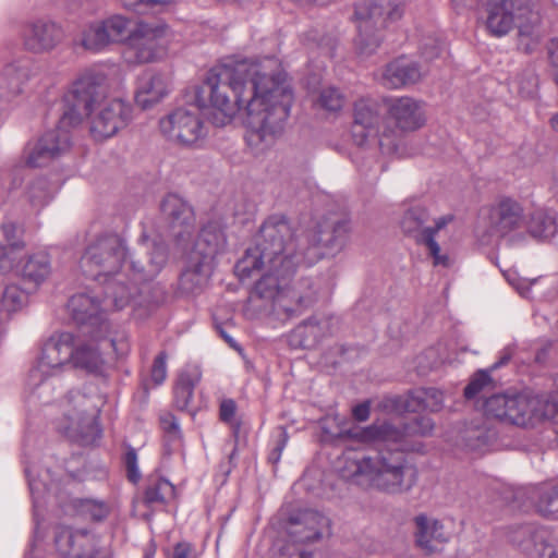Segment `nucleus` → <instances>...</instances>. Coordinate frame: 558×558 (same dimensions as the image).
Returning <instances> with one entry per match:
<instances>
[{"mask_svg": "<svg viewBox=\"0 0 558 558\" xmlns=\"http://www.w3.org/2000/svg\"><path fill=\"white\" fill-rule=\"evenodd\" d=\"M207 94L213 123L226 125L244 109L250 144H271L284 131L294 94L288 74L276 57L243 59L210 69L197 92L198 108H178L159 121L161 134L170 142L193 147L205 137L199 108Z\"/></svg>", "mask_w": 558, "mask_h": 558, "instance_id": "1", "label": "nucleus"}, {"mask_svg": "<svg viewBox=\"0 0 558 558\" xmlns=\"http://www.w3.org/2000/svg\"><path fill=\"white\" fill-rule=\"evenodd\" d=\"M350 230L348 220H339L331 227L319 226L305 236L294 239L284 216H269L259 228L256 244L246 248L234 266L240 280L265 269L250 293L248 306L284 318L302 315L318 301L325 286L322 278L305 277L290 283V277L299 265L311 266L342 251Z\"/></svg>", "mask_w": 558, "mask_h": 558, "instance_id": "2", "label": "nucleus"}, {"mask_svg": "<svg viewBox=\"0 0 558 558\" xmlns=\"http://www.w3.org/2000/svg\"><path fill=\"white\" fill-rule=\"evenodd\" d=\"M145 246L144 263L130 254L125 241L118 234L97 238L85 250L80 260L83 274L105 286V302L122 310L142 291L140 286L154 280L168 260V248L162 241L147 243L145 234L140 239Z\"/></svg>", "mask_w": 558, "mask_h": 558, "instance_id": "3", "label": "nucleus"}, {"mask_svg": "<svg viewBox=\"0 0 558 558\" xmlns=\"http://www.w3.org/2000/svg\"><path fill=\"white\" fill-rule=\"evenodd\" d=\"M342 477L388 495H402L417 483L415 463L400 449H383L375 454L345 456Z\"/></svg>", "mask_w": 558, "mask_h": 558, "instance_id": "4", "label": "nucleus"}, {"mask_svg": "<svg viewBox=\"0 0 558 558\" xmlns=\"http://www.w3.org/2000/svg\"><path fill=\"white\" fill-rule=\"evenodd\" d=\"M69 86L63 97L61 123L80 125L107 99L109 75L104 66L95 64L82 70Z\"/></svg>", "mask_w": 558, "mask_h": 558, "instance_id": "5", "label": "nucleus"}, {"mask_svg": "<svg viewBox=\"0 0 558 558\" xmlns=\"http://www.w3.org/2000/svg\"><path fill=\"white\" fill-rule=\"evenodd\" d=\"M403 12V0H359L352 15L357 29L355 46L359 53H374L383 40L381 28L400 20Z\"/></svg>", "mask_w": 558, "mask_h": 558, "instance_id": "6", "label": "nucleus"}, {"mask_svg": "<svg viewBox=\"0 0 558 558\" xmlns=\"http://www.w3.org/2000/svg\"><path fill=\"white\" fill-rule=\"evenodd\" d=\"M485 27L494 37H504L514 27L521 38L539 40V17L533 12L530 0H488L485 4Z\"/></svg>", "mask_w": 558, "mask_h": 558, "instance_id": "7", "label": "nucleus"}, {"mask_svg": "<svg viewBox=\"0 0 558 558\" xmlns=\"http://www.w3.org/2000/svg\"><path fill=\"white\" fill-rule=\"evenodd\" d=\"M98 401L97 396H88L80 390L69 391L61 403L62 418L59 422V429L73 439L99 437L101 429L98 423Z\"/></svg>", "mask_w": 558, "mask_h": 558, "instance_id": "8", "label": "nucleus"}, {"mask_svg": "<svg viewBox=\"0 0 558 558\" xmlns=\"http://www.w3.org/2000/svg\"><path fill=\"white\" fill-rule=\"evenodd\" d=\"M168 31L166 24L137 23L125 41L126 62L143 64L162 59L168 50Z\"/></svg>", "mask_w": 558, "mask_h": 558, "instance_id": "9", "label": "nucleus"}, {"mask_svg": "<svg viewBox=\"0 0 558 558\" xmlns=\"http://www.w3.org/2000/svg\"><path fill=\"white\" fill-rule=\"evenodd\" d=\"M435 427L434 421L418 415L402 424L401 427L389 422L374 423L367 427L350 429V437L362 442H395L399 444L412 436H429Z\"/></svg>", "mask_w": 558, "mask_h": 558, "instance_id": "10", "label": "nucleus"}, {"mask_svg": "<svg viewBox=\"0 0 558 558\" xmlns=\"http://www.w3.org/2000/svg\"><path fill=\"white\" fill-rule=\"evenodd\" d=\"M76 125L62 124L61 118L57 126L45 132L36 142L26 144L23 160L31 168L44 167L70 150L71 129Z\"/></svg>", "mask_w": 558, "mask_h": 558, "instance_id": "11", "label": "nucleus"}, {"mask_svg": "<svg viewBox=\"0 0 558 558\" xmlns=\"http://www.w3.org/2000/svg\"><path fill=\"white\" fill-rule=\"evenodd\" d=\"M380 112L379 105L372 98H361L353 108V124L351 134L357 146H363L369 137H378L381 149L396 150L397 143L388 131L379 133Z\"/></svg>", "mask_w": 558, "mask_h": 558, "instance_id": "12", "label": "nucleus"}, {"mask_svg": "<svg viewBox=\"0 0 558 558\" xmlns=\"http://www.w3.org/2000/svg\"><path fill=\"white\" fill-rule=\"evenodd\" d=\"M76 337L68 331L52 335L43 345L36 369L31 372V379L41 375L54 376L73 367Z\"/></svg>", "mask_w": 558, "mask_h": 558, "instance_id": "13", "label": "nucleus"}, {"mask_svg": "<svg viewBox=\"0 0 558 558\" xmlns=\"http://www.w3.org/2000/svg\"><path fill=\"white\" fill-rule=\"evenodd\" d=\"M534 410L535 400L526 393L494 395L484 404L487 416L518 426H525Z\"/></svg>", "mask_w": 558, "mask_h": 558, "instance_id": "14", "label": "nucleus"}, {"mask_svg": "<svg viewBox=\"0 0 558 558\" xmlns=\"http://www.w3.org/2000/svg\"><path fill=\"white\" fill-rule=\"evenodd\" d=\"M90 118V133L97 141L109 138L132 119V107L122 99H106Z\"/></svg>", "mask_w": 558, "mask_h": 558, "instance_id": "15", "label": "nucleus"}, {"mask_svg": "<svg viewBox=\"0 0 558 558\" xmlns=\"http://www.w3.org/2000/svg\"><path fill=\"white\" fill-rule=\"evenodd\" d=\"M54 545L57 551L64 558H109L98 548L96 535L86 529L57 526Z\"/></svg>", "mask_w": 558, "mask_h": 558, "instance_id": "16", "label": "nucleus"}, {"mask_svg": "<svg viewBox=\"0 0 558 558\" xmlns=\"http://www.w3.org/2000/svg\"><path fill=\"white\" fill-rule=\"evenodd\" d=\"M508 537L526 558H558V548L550 542V533L544 527L521 525L511 530Z\"/></svg>", "mask_w": 558, "mask_h": 558, "instance_id": "17", "label": "nucleus"}, {"mask_svg": "<svg viewBox=\"0 0 558 558\" xmlns=\"http://www.w3.org/2000/svg\"><path fill=\"white\" fill-rule=\"evenodd\" d=\"M428 220L427 209L421 205H414L404 211L400 227L407 236L413 239L416 244L423 245L428 238L436 236L440 230L447 227L453 220V216H441L435 220L434 226H426Z\"/></svg>", "mask_w": 558, "mask_h": 558, "instance_id": "18", "label": "nucleus"}, {"mask_svg": "<svg viewBox=\"0 0 558 558\" xmlns=\"http://www.w3.org/2000/svg\"><path fill=\"white\" fill-rule=\"evenodd\" d=\"M108 308L117 310L110 301H99L97 296L85 292L72 295L68 302L73 320L78 325L89 326L93 330L108 329V322L102 315Z\"/></svg>", "mask_w": 558, "mask_h": 558, "instance_id": "19", "label": "nucleus"}, {"mask_svg": "<svg viewBox=\"0 0 558 558\" xmlns=\"http://www.w3.org/2000/svg\"><path fill=\"white\" fill-rule=\"evenodd\" d=\"M63 39L61 26L51 21L37 20L27 23L22 31L23 46L33 53L49 52Z\"/></svg>", "mask_w": 558, "mask_h": 558, "instance_id": "20", "label": "nucleus"}, {"mask_svg": "<svg viewBox=\"0 0 558 558\" xmlns=\"http://www.w3.org/2000/svg\"><path fill=\"white\" fill-rule=\"evenodd\" d=\"M330 529V520L316 510H303L289 519L288 534L293 543H312Z\"/></svg>", "mask_w": 558, "mask_h": 558, "instance_id": "21", "label": "nucleus"}, {"mask_svg": "<svg viewBox=\"0 0 558 558\" xmlns=\"http://www.w3.org/2000/svg\"><path fill=\"white\" fill-rule=\"evenodd\" d=\"M388 118L403 132L415 131L425 123L421 104L412 97H390L385 99Z\"/></svg>", "mask_w": 558, "mask_h": 558, "instance_id": "22", "label": "nucleus"}, {"mask_svg": "<svg viewBox=\"0 0 558 558\" xmlns=\"http://www.w3.org/2000/svg\"><path fill=\"white\" fill-rule=\"evenodd\" d=\"M488 222L493 234L508 235L523 226V208L515 199L504 197L490 207Z\"/></svg>", "mask_w": 558, "mask_h": 558, "instance_id": "23", "label": "nucleus"}, {"mask_svg": "<svg viewBox=\"0 0 558 558\" xmlns=\"http://www.w3.org/2000/svg\"><path fill=\"white\" fill-rule=\"evenodd\" d=\"M413 524L414 543L427 555L437 553L450 539L444 524L436 518L420 513L414 517Z\"/></svg>", "mask_w": 558, "mask_h": 558, "instance_id": "24", "label": "nucleus"}, {"mask_svg": "<svg viewBox=\"0 0 558 558\" xmlns=\"http://www.w3.org/2000/svg\"><path fill=\"white\" fill-rule=\"evenodd\" d=\"M163 217L172 228L180 227L181 231L174 233L179 243L190 236L194 227V213L192 207L182 197L170 193L166 195L160 204Z\"/></svg>", "mask_w": 558, "mask_h": 558, "instance_id": "25", "label": "nucleus"}, {"mask_svg": "<svg viewBox=\"0 0 558 558\" xmlns=\"http://www.w3.org/2000/svg\"><path fill=\"white\" fill-rule=\"evenodd\" d=\"M423 75L424 71L417 61L402 56L385 66L381 84L387 88L398 89L418 83Z\"/></svg>", "mask_w": 558, "mask_h": 558, "instance_id": "26", "label": "nucleus"}, {"mask_svg": "<svg viewBox=\"0 0 558 558\" xmlns=\"http://www.w3.org/2000/svg\"><path fill=\"white\" fill-rule=\"evenodd\" d=\"M226 245L227 238L221 226L208 222L201 229L190 256L214 266L216 256L225 251Z\"/></svg>", "mask_w": 558, "mask_h": 558, "instance_id": "27", "label": "nucleus"}, {"mask_svg": "<svg viewBox=\"0 0 558 558\" xmlns=\"http://www.w3.org/2000/svg\"><path fill=\"white\" fill-rule=\"evenodd\" d=\"M168 93L169 77L163 73L147 70L137 78L135 101L142 109H148Z\"/></svg>", "mask_w": 558, "mask_h": 558, "instance_id": "28", "label": "nucleus"}, {"mask_svg": "<svg viewBox=\"0 0 558 558\" xmlns=\"http://www.w3.org/2000/svg\"><path fill=\"white\" fill-rule=\"evenodd\" d=\"M52 272L51 257L46 251H38L28 254L21 262L17 275L26 283H32L35 288L44 283Z\"/></svg>", "mask_w": 558, "mask_h": 558, "instance_id": "29", "label": "nucleus"}, {"mask_svg": "<svg viewBox=\"0 0 558 558\" xmlns=\"http://www.w3.org/2000/svg\"><path fill=\"white\" fill-rule=\"evenodd\" d=\"M214 266L189 256L187 265L179 279V290L183 294H197L206 286Z\"/></svg>", "mask_w": 558, "mask_h": 558, "instance_id": "30", "label": "nucleus"}, {"mask_svg": "<svg viewBox=\"0 0 558 558\" xmlns=\"http://www.w3.org/2000/svg\"><path fill=\"white\" fill-rule=\"evenodd\" d=\"M29 74L31 62L27 59L4 65L0 72V97L10 98L19 95Z\"/></svg>", "mask_w": 558, "mask_h": 558, "instance_id": "31", "label": "nucleus"}, {"mask_svg": "<svg viewBox=\"0 0 558 558\" xmlns=\"http://www.w3.org/2000/svg\"><path fill=\"white\" fill-rule=\"evenodd\" d=\"M202 371L197 365H187L179 374L174 387V403L180 411H190L194 389L201 381Z\"/></svg>", "mask_w": 558, "mask_h": 558, "instance_id": "32", "label": "nucleus"}, {"mask_svg": "<svg viewBox=\"0 0 558 558\" xmlns=\"http://www.w3.org/2000/svg\"><path fill=\"white\" fill-rule=\"evenodd\" d=\"M442 392L434 387L412 390L404 400V410L408 412L429 411L437 412L442 408Z\"/></svg>", "mask_w": 558, "mask_h": 558, "instance_id": "33", "label": "nucleus"}, {"mask_svg": "<svg viewBox=\"0 0 558 558\" xmlns=\"http://www.w3.org/2000/svg\"><path fill=\"white\" fill-rule=\"evenodd\" d=\"M329 333L330 319L326 317L317 318L315 316L304 320L294 331L295 337L300 338V344L308 349L316 347Z\"/></svg>", "mask_w": 558, "mask_h": 558, "instance_id": "34", "label": "nucleus"}, {"mask_svg": "<svg viewBox=\"0 0 558 558\" xmlns=\"http://www.w3.org/2000/svg\"><path fill=\"white\" fill-rule=\"evenodd\" d=\"M73 511L93 522H102L111 513V506L97 498H74L71 500Z\"/></svg>", "mask_w": 558, "mask_h": 558, "instance_id": "35", "label": "nucleus"}, {"mask_svg": "<svg viewBox=\"0 0 558 558\" xmlns=\"http://www.w3.org/2000/svg\"><path fill=\"white\" fill-rule=\"evenodd\" d=\"M104 29L100 27L98 21H90L86 23L75 40V45L83 50L90 53H100L106 51L109 46L104 37Z\"/></svg>", "mask_w": 558, "mask_h": 558, "instance_id": "36", "label": "nucleus"}, {"mask_svg": "<svg viewBox=\"0 0 558 558\" xmlns=\"http://www.w3.org/2000/svg\"><path fill=\"white\" fill-rule=\"evenodd\" d=\"M104 29V37L108 46L126 41L130 33L131 21L120 14H113L102 20H97Z\"/></svg>", "mask_w": 558, "mask_h": 558, "instance_id": "37", "label": "nucleus"}, {"mask_svg": "<svg viewBox=\"0 0 558 558\" xmlns=\"http://www.w3.org/2000/svg\"><path fill=\"white\" fill-rule=\"evenodd\" d=\"M104 364L105 361L98 348L77 340L72 368H83L96 373L102 368Z\"/></svg>", "mask_w": 558, "mask_h": 558, "instance_id": "38", "label": "nucleus"}, {"mask_svg": "<svg viewBox=\"0 0 558 558\" xmlns=\"http://www.w3.org/2000/svg\"><path fill=\"white\" fill-rule=\"evenodd\" d=\"M174 495V486L166 478L154 477L147 483L144 490V504L154 508L165 505Z\"/></svg>", "mask_w": 558, "mask_h": 558, "instance_id": "39", "label": "nucleus"}, {"mask_svg": "<svg viewBox=\"0 0 558 558\" xmlns=\"http://www.w3.org/2000/svg\"><path fill=\"white\" fill-rule=\"evenodd\" d=\"M487 429L480 425H472L459 432L457 446L471 452H480L488 446Z\"/></svg>", "mask_w": 558, "mask_h": 558, "instance_id": "40", "label": "nucleus"}, {"mask_svg": "<svg viewBox=\"0 0 558 558\" xmlns=\"http://www.w3.org/2000/svg\"><path fill=\"white\" fill-rule=\"evenodd\" d=\"M56 192V185H52L45 178H38L29 184L27 189V197L33 208L40 210L49 204Z\"/></svg>", "mask_w": 558, "mask_h": 558, "instance_id": "41", "label": "nucleus"}, {"mask_svg": "<svg viewBox=\"0 0 558 558\" xmlns=\"http://www.w3.org/2000/svg\"><path fill=\"white\" fill-rule=\"evenodd\" d=\"M529 232L536 239H548L557 231L555 218L543 209L535 210L527 226Z\"/></svg>", "mask_w": 558, "mask_h": 558, "instance_id": "42", "label": "nucleus"}, {"mask_svg": "<svg viewBox=\"0 0 558 558\" xmlns=\"http://www.w3.org/2000/svg\"><path fill=\"white\" fill-rule=\"evenodd\" d=\"M24 230L13 221H5L0 226V247L24 248Z\"/></svg>", "mask_w": 558, "mask_h": 558, "instance_id": "43", "label": "nucleus"}, {"mask_svg": "<svg viewBox=\"0 0 558 558\" xmlns=\"http://www.w3.org/2000/svg\"><path fill=\"white\" fill-rule=\"evenodd\" d=\"M536 506L542 514L558 519V484L544 487L539 492Z\"/></svg>", "mask_w": 558, "mask_h": 558, "instance_id": "44", "label": "nucleus"}, {"mask_svg": "<svg viewBox=\"0 0 558 558\" xmlns=\"http://www.w3.org/2000/svg\"><path fill=\"white\" fill-rule=\"evenodd\" d=\"M160 426L165 433L167 446L179 448L182 446V432L179 421L172 413H163L160 415Z\"/></svg>", "mask_w": 558, "mask_h": 558, "instance_id": "45", "label": "nucleus"}, {"mask_svg": "<svg viewBox=\"0 0 558 558\" xmlns=\"http://www.w3.org/2000/svg\"><path fill=\"white\" fill-rule=\"evenodd\" d=\"M489 372V369H480L472 376L463 392L466 399H473L481 392L493 388V379Z\"/></svg>", "mask_w": 558, "mask_h": 558, "instance_id": "46", "label": "nucleus"}, {"mask_svg": "<svg viewBox=\"0 0 558 558\" xmlns=\"http://www.w3.org/2000/svg\"><path fill=\"white\" fill-rule=\"evenodd\" d=\"M104 329L90 330L88 331L90 338L94 341L107 343L118 356L122 357L126 355L130 351V343L128 337L124 333H118L110 339L102 338L100 332Z\"/></svg>", "mask_w": 558, "mask_h": 558, "instance_id": "47", "label": "nucleus"}, {"mask_svg": "<svg viewBox=\"0 0 558 558\" xmlns=\"http://www.w3.org/2000/svg\"><path fill=\"white\" fill-rule=\"evenodd\" d=\"M27 300L26 293L16 284H9L2 293V306L7 312L20 310Z\"/></svg>", "mask_w": 558, "mask_h": 558, "instance_id": "48", "label": "nucleus"}, {"mask_svg": "<svg viewBox=\"0 0 558 558\" xmlns=\"http://www.w3.org/2000/svg\"><path fill=\"white\" fill-rule=\"evenodd\" d=\"M444 50V43L438 36L433 34L424 35L418 44V51L426 61L438 58Z\"/></svg>", "mask_w": 558, "mask_h": 558, "instance_id": "49", "label": "nucleus"}, {"mask_svg": "<svg viewBox=\"0 0 558 558\" xmlns=\"http://www.w3.org/2000/svg\"><path fill=\"white\" fill-rule=\"evenodd\" d=\"M318 104L325 110L338 111L344 105V96L336 87H326L319 94Z\"/></svg>", "mask_w": 558, "mask_h": 558, "instance_id": "50", "label": "nucleus"}, {"mask_svg": "<svg viewBox=\"0 0 558 558\" xmlns=\"http://www.w3.org/2000/svg\"><path fill=\"white\" fill-rule=\"evenodd\" d=\"M289 441V434L284 426H279L275 430L272 447L268 453V462L276 465L281 459L282 452Z\"/></svg>", "mask_w": 558, "mask_h": 558, "instance_id": "51", "label": "nucleus"}, {"mask_svg": "<svg viewBox=\"0 0 558 558\" xmlns=\"http://www.w3.org/2000/svg\"><path fill=\"white\" fill-rule=\"evenodd\" d=\"M123 463L126 471V478L131 483L136 484L141 480L142 474L138 469L137 453L133 447L128 446L123 457Z\"/></svg>", "mask_w": 558, "mask_h": 558, "instance_id": "52", "label": "nucleus"}, {"mask_svg": "<svg viewBox=\"0 0 558 558\" xmlns=\"http://www.w3.org/2000/svg\"><path fill=\"white\" fill-rule=\"evenodd\" d=\"M21 250L0 247V274H9L13 270L19 271L21 262H17V251Z\"/></svg>", "mask_w": 558, "mask_h": 558, "instance_id": "53", "label": "nucleus"}, {"mask_svg": "<svg viewBox=\"0 0 558 558\" xmlns=\"http://www.w3.org/2000/svg\"><path fill=\"white\" fill-rule=\"evenodd\" d=\"M170 0H122V5L130 11L138 14H146L149 8L157 4H167Z\"/></svg>", "mask_w": 558, "mask_h": 558, "instance_id": "54", "label": "nucleus"}, {"mask_svg": "<svg viewBox=\"0 0 558 558\" xmlns=\"http://www.w3.org/2000/svg\"><path fill=\"white\" fill-rule=\"evenodd\" d=\"M167 377V354L160 352L154 360L151 367V378L155 384L160 385Z\"/></svg>", "mask_w": 558, "mask_h": 558, "instance_id": "55", "label": "nucleus"}, {"mask_svg": "<svg viewBox=\"0 0 558 558\" xmlns=\"http://www.w3.org/2000/svg\"><path fill=\"white\" fill-rule=\"evenodd\" d=\"M427 250L429 255L433 257L435 266H450V259L448 255L440 254V246L436 242L435 236L428 238L427 241L423 244Z\"/></svg>", "mask_w": 558, "mask_h": 558, "instance_id": "56", "label": "nucleus"}, {"mask_svg": "<svg viewBox=\"0 0 558 558\" xmlns=\"http://www.w3.org/2000/svg\"><path fill=\"white\" fill-rule=\"evenodd\" d=\"M236 411V404L232 399H226L220 404L219 415L220 420L226 423H230Z\"/></svg>", "mask_w": 558, "mask_h": 558, "instance_id": "57", "label": "nucleus"}, {"mask_svg": "<svg viewBox=\"0 0 558 558\" xmlns=\"http://www.w3.org/2000/svg\"><path fill=\"white\" fill-rule=\"evenodd\" d=\"M371 414V401L366 400L362 403L356 404L352 409V416L357 422H365L369 418Z\"/></svg>", "mask_w": 558, "mask_h": 558, "instance_id": "58", "label": "nucleus"}, {"mask_svg": "<svg viewBox=\"0 0 558 558\" xmlns=\"http://www.w3.org/2000/svg\"><path fill=\"white\" fill-rule=\"evenodd\" d=\"M51 387L52 383L48 378H45L41 379L38 384H35L34 392L38 396L39 399L43 400L44 403H49V400L46 399L45 396L47 392H49Z\"/></svg>", "mask_w": 558, "mask_h": 558, "instance_id": "59", "label": "nucleus"}, {"mask_svg": "<svg viewBox=\"0 0 558 558\" xmlns=\"http://www.w3.org/2000/svg\"><path fill=\"white\" fill-rule=\"evenodd\" d=\"M192 545L187 542H180L173 548V558H191Z\"/></svg>", "mask_w": 558, "mask_h": 558, "instance_id": "60", "label": "nucleus"}, {"mask_svg": "<svg viewBox=\"0 0 558 558\" xmlns=\"http://www.w3.org/2000/svg\"><path fill=\"white\" fill-rule=\"evenodd\" d=\"M511 357H512V351H511V349H509V348L504 349V350L500 352V355H499L498 361H497V362H495V363L490 366L489 371H495V369H497V368H499V367H501V366H504V365L508 364V362L511 360Z\"/></svg>", "mask_w": 558, "mask_h": 558, "instance_id": "61", "label": "nucleus"}, {"mask_svg": "<svg viewBox=\"0 0 558 558\" xmlns=\"http://www.w3.org/2000/svg\"><path fill=\"white\" fill-rule=\"evenodd\" d=\"M548 56L553 66L558 68V39L550 40L548 46ZM558 84V75H557Z\"/></svg>", "mask_w": 558, "mask_h": 558, "instance_id": "62", "label": "nucleus"}, {"mask_svg": "<svg viewBox=\"0 0 558 558\" xmlns=\"http://www.w3.org/2000/svg\"><path fill=\"white\" fill-rule=\"evenodd\" d=\"M451 2L457 10H462L474 8L478 0H451Z\"/></svg>", "mask_w": 558, "mask_h": 558, "instance_id": "63", "label": "nucleus"}, {"mask_svg": "<svg viewBox=\"0 0 558 558\" xmlns=\"http://www.w3.org/2000/svg\"><path fill=\"white\" fill-rule=\"evenodd\" d=\"M221 337L226 340L227 343H229L231 348L239 349L238 343L234 341V339L227 335L225 331H221Z\"/></svg>", "mask_w": 558, "mask_h": 558, "instance_id": "64", "label": "nucleus"}]
</instances>
